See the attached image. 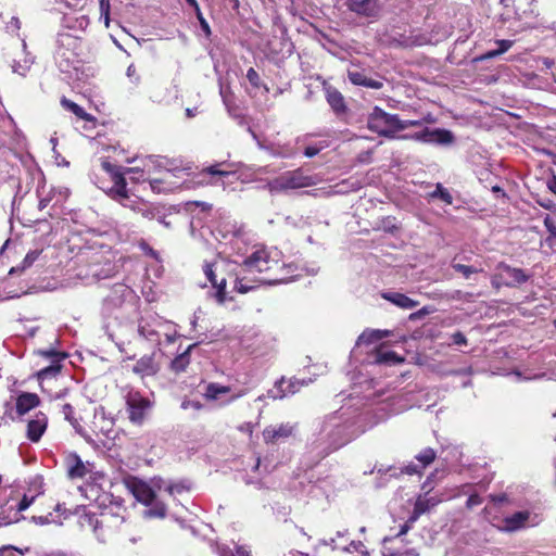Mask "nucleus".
<instances>
[{"mask_svg": "<svg viewBox=\"0 0 556 556\" xmlns=\"http://www.w3.org/2000/svg\"><path fill=\"white\" fill-rule=\"evenodd\" d=\"M31 63L33 62L27 58L23 61H14L12 64V71L21 76H25L30 68Z\"/></svg>", "mask_w": 556, "mask_h": 556, "instance_id": "obj_36", "label": "nucleus"}, {"mask_svg": "<svg viewBox=\"0 0 556 556\" xmlns=\"http://www.w3.org/2000/svg\"><path fill=\"white\" fill-rule=\"evenodd\" d=\"M421 471L422 468L416 464H409L402 469V472L407 475H419Z\"/></svg>", "mask_w": 556, "mask_h": 556, "instance_id": "obj_53", "label": "nucleus"}, {"mask_svg": "<svg viewBox=\"0 0 556 556\" xmlns=\"http://www.w3.org/2000/svg\"><path fill=\"white\" fill-rule=\"evenodd\" d=\"M501 4L503 10L498 20L503 25L508 24V30L520 33L538 28L536 0H501Z\"/></svg>", "mask_w": 556, "mask_h": 556, "instance_id": "obj_2", "label": "nucleus"}, {"mask_svg": "<svg viewBox=\"0 0 556 556\" xmlns=\"http://www.w3.org/2000/svg\"><path fill=\"white\" fill-rule=\"evenodd\" d=\"M125 484L137 501L141 502L147 506L154 503L155 491L152 489L151 485H149L144 481L135 477H129L125 479Z\"/></svg>", "mask_w": 556, "mask_h": 556, "instance_id": "obj_9", "label": "nucleus"}, {"mask_svg": "<svg viewBox=\"0 0 556 556\" xmlns=\"http://www.w3.org/2000/svg\"><path fill=\"white\" fill-rule=\"evenodd\" d=\"M375 362L378 364L394 365L402 363L403 358L400 357L394 351L379 350L376 354Z\"/></svg>", "mask_w": 556, "mask_h": 556, "instance_id": "obj_27", "label": "nucleus"}, {"mask_svg": "<svg viewBox=\"0 0 556 556\" xmlns=\"http://www.w3.org/2000/svg\"><path fill=\"white\" fill-rule=\"evenodd\" d=\"M126 180L124 177H117V187H112L109 190V194L116 201H118L124 207H128L135 212V207L140 203L141 199H131L127 194Z\"/></svg>", "mask_w": 556, "mask_h": 556, "instance_id": "obj_12", "label": "nucleus"}, {"mask_svg": "<svg viewBox=\"0 0 556 556\" xmlns=\"http://www.w3.org/2000/svg\"><path fill=\"white\" fill-rule=\"evenodd\" d=\"M188 490H189V486L184 481H180V482H169L166 485V492L170 496H175L177 494H181L184 492H187Z\"/></svg>", "mask_w": 556, "mask_h": 556, "instance_id": "obj_37", "label": "nucleus"}, {"mask_svg": "<svg viewBox=\"0 0 556 556\" xmlns=\"http://www.w3.org/2000/svg\"><path fill=\"white\" fill-rule=\"evenodd\" d=\"M431 197L432 198H440L444 203L446 204H452L453 202V197L451 195V193L448 192L447 189H445L441 184H438L437 185V188L435 190L431 193Z\"/></svg>", "mask_w": 556, "mask_h": 556, "instance_id": "obj_38", "label": "nucleus"}, {"mask_svg": "<svg viewBox=\"0 0 556 556\" xmlns=\"http://www.w3.org/2000/svg\"><path fill=\"white\" fill-rule=\"evenodd\" d=\"M220 96L223 98L224 104L229 109L230 108L229 91L226 88H224L223 86L220 87Z\"/></svg>", "mask_w": 556, "mask_h": 556, "instance_id": "obj_63", "label": "nucleus"}, {"mask_svg": "<svg viewBox=\"0 0 556 556\" xmlns=\"http://www.w3.org/2000/svg\"><path fill=\"white\" fill-rule=\"evenodd\" d=\"M308 381L305 380H299V379H290L285 380L281 378L276 383L277 393H274L273 391H269V396L273 399H283L289 395H293L294 393L299 392L301 387L306 386Z\"/></svg>", "mask_w": 556, "mask_h": 556, "instance_id": "obj_13", "label": "nucleus"}, {"mask_svg": "<svg viewBox=\"0 0 556 556\" xmlns=\"http://www.w3.org/2000/svg\"><path fill=\"white\" fill-rule=\"evenodd\" d=\"M217 262H205L203 264V273L211 285L216 289V299L219 303L226 300V286L227 280L223 277L219 281L216 278Z\"/></svg>", "mask_w": 556, "mask_h": 556, "instance_id": "obj_11", "label": "nucleus"}, {"mask_svg": "<svg viewBox=\"0 0 556 556\" xmlns=\"http://www.w3.org/2000/svg\"><path fill=\"white\" fill-rule=\"evenodd\" d=\"M129 420L132 424L141 425L151 407L149 399L143 397L139 392H130L126 400Z\"/></svg>", "mask_w": 556, "mask_h": 556, "instance_id": "obj_8", "label": "nucleus"}, {"mask_svg": "<svg viewBox=\"0 0 556 556\" xmlns=\"http://www.w3.org/2000/svg\"><path fill=\"white\" fill-rule=\"evenodd\" d=\"M328 147V143L327 142H320L319 144H316V146H307L305 149H304V155L306 157H314L315 155H317L323 149L327 148Z\"/></svg>", "mask_w": 556, "mask_h": 556, "instance_id": "obj_43", "label": "nucleus"}, {"mask_svg": "<svg viewBox=\"0 0 556 556\" xmlns=\"http://www.w3.org/2000/svg\"><path fill=\"white\" fill-rule=\"evenodd\" d=\"M166 515V507L162 503H156L152 508L147 511V516L149 517H159L163 518Z\"/></svg>", "mask_w": 556, "mask_h": 556, "instance_id": "obj_42", "label": "nucleus"}, {"mask_svg": "<svg viewBox=\"0 0 556 556\" xmlns=\"http://www.w3.org/2000/svg\"><path fill=\"white\" fill-rule=\"evenodd\" d=\"M314 179L304 175L302 169L288 170L268 180L265 188L271 193H286L290 190L301 189L313 186Z\"/></svg>", "mask_w": 556, "mask_h": 556, "instance_id": "obj_3", "label": "nucleus"}, {"mask_svg": "<svg viewBox=\"0 0 556 556\" xmlns=\"http://www.w3.org/2000/svg\"><path fill=\"white\" fill-rule=\"evenodd\" d=\"M67 473L71 478H83L86 476L87 469L77 455L70 457Z\"/></svg>", "mask_w": 556, "mask_h": 556, "instance_id": "obj_26", "label": "nucleus"}, {"mask_svg": "<svg viewBox=\"0 0 556 556\" xmlns=\"http://www.w3.org/2000/svg\"><path fill=\"white\" fill-rule=\"evenodd\" d=\"M124 522V517L109 511L101 513L100 517L96 514L86 513L80 517L81 526L90 527L93 532L100 536L103 535V529H117Z\"/></svg>", "mask_w": 556, "mask_h": 556, "instance_id": "obj_7", "label": "nucleus"}, {"mask_svg": "<svg viewBox=\"0 0 556 556\" xmlns=\"http://www.w3.org/2000/svg\"><path fill=\"white\" fill-rule=\"evenodd\" d=\"M481 503L482 498L478 494H471L466 502V506L468 508H472L475 506L480 505Z\"/></svg>", "mask_w": 556, "mask_h": 556, "instance_id": "obj_57", "label": "nucleus"}, {"mask_svg": "<svg viewBox=\"0 0 556 556\" xmlns=\"http://www.w3.org/2000/svg\"><path fill=\"white\" fill-rule=\"evenodd\" d=\"M529 518V514L526 511H517L514 515L505 518L504 529L507 531H516L523 527Z\"/></svg>", "mask_w": 556, "mask_h": 556, "instance_id": "obj_25", "label": "nucleus"}, {"mask_svg": "<svg viewBox=\"0 0 556 556\" xmlns=\"http://www.w3.org/2000/svg\"><path fill=\"white\" fill-rule=\"evenodd\" d=\"M368 128L379 136L395 139L396 132L403 130V125L397 114H390L375 106L368 117Z\"/></svg>", "mask_w": 556, "mask_h": 556, "instance_id": "obj_4", "label": "nucleus"}, {"mask_svg": "<svg viewBox=\"0 0 556 556\" xmlns=\"http://www.w3.org/2000/svg\"><path fill=\"white\" fill-rule=\"evenodd\" d=\"M35 497L36 496H28L25 494L17 505V510L18 511L26 510L34 503Z\"/></svg>", "mask_w": 556, "mask_h": 556, "instance_id": "obj_48", "label": "nucleus"}, {"mask_svg": "<svg viewBox=\"0 0 556 556\" xmlns=\"http://www.w3.org/2000/svg\"><path fill=\"white\" fill-rule=\"evenodd\" d=\"M544 225L551 235L556 236V224L551 216L544 218Z\"/></svg>", "mask_w": 556, "mask_h": 556, "instance_id": "obj_56", "label": "nucleus"}, {"mask_svg": "<svg viewBox=\"0 0 556 556\" xmlns=\"http://www.w3.org/2000/svg\"><path fill=\"white\" fill-rule=\"evenodd\" d=\"M55 61L62 72H68L78 62V38L67 34H59L56 39Z\"/></svg>", "mask_w": 556, "mask_h": 556, "instance_id": "obj_5", "label": "nucleus"}, {"mask_svg": "<svg viewBox=\"0 0 556 556\" xmlns=\"http://www.w3.org/2000/svg\"><path fill=\"white\" fill-rule=\"evenodd\" d=\"M430 313H431V309L429 307L425 306V307L420 308L419 311L410 314L409 319L416 320V319H419Z\"/></svg>", "mask_w": 556, "mask_h": 556, "instance_id": "obj_59", "label": "nucleus"}, {"mask_svg": "<svg viewBox=\"0 0 556 556\" xmlns=\"http://www.w3.org/2000/svg\"><path fill=\"white\" fill-rule=\"evenodd\" d=\"M219 165H212V166H208L206 168H204L202 170V173H207L212 176H228L229 175V172L227 170H222L218 168Z\"/></svg>", "mask_w": 556, "mask_h": 556, "instance_id": "obj_46", "label": "nucleus"}, {"mask_svg": "<svg viewBox=\"0 0 556 556\" xmlns=\"http://www.w3.org/2000/svg\"><path fill=\"white\" fill-rule=\"evenodd\" d=\"M143 169H148L150 170L152 167L153 168H156V167H161L162 164H161V157L160 156H154V155H148L143 159Z\"/></svg>", "mask_w": 556, "mask_h": 556, "instance_id": "obj_41", "label": "nucleus"}, {"mask_svg": "<svg viewBox=\"0 0 556 556\" xmlns=\"http://www.w3.org/2000/svg\"><path fill=\"white\" fill-rule=\"evenodd\" d=\"M151 483H152V485H151V486H152V489H153V490H155V489H156V490H162V489H164V490L166 491V485H167L169 482L165 481V480H164V479H162V478H154V479H152Z\"/></svg>", "mask_w": 556, "mask_h": 556, "instance_id": "obj_58", "label": "nucleus"}, {"mask_svg": "<svg viewBox=\"0 0 556 556\" xmlns=\"http://www.w3.org/2000/svg\"><path fill=\"white\" fill-rule=\"evenodd\" d=\"M62 414L64 418L72 425V427L76 430V432H83V427L80 426L77 418L74 417V407L71 404H64L62 406Z\"/></svg>", "mask_w": 556, "mask_h": 556, "instance_id": "obj_33", "label": "nucleus"}, {"mask_svg": "<svg viewBox=\"0 0 556 556\" xmlns=\"http://www.w3.org/2000/svg\"><path fill=\"white\" fill-rule=\"evenodd\" d=\"M429 129L430 128L426 127L420 131H417V132L410 134V135H404L401 138L406 139V140H415V141H419L422 143H428Z\"/></svg>", "mask_w": 556, "mask_h": 556, "instance_id": "obj_40", "label": "nucleus"}, {"mask_svg": "<svg viewBox=\"0 0 556 556\" xmlns=\"http://www.w3.org/2000/svg\"><path fill=\"white\" fill-rule=\"evenodd\" d=\"M495 43L498 46L497 50L500 53L503 54L513 47L514 41L508 39H501L496 40Z\"/></svg>", "mask_w": 556, "mask_h": 556, "instance_id": "obj_49", "label": "nucleus"}, {"mask_svg": "<svg viewBox=\"0 0 556 556\" xmlns=\"http://www.w3.org/2000/svg\"><path fill=\"white\" fill-rule=\"evenodd\" d=\"M100 8H101L102 13H104L105 23L108 25L109 24V8H110L109 0H101Z\"/></svg>", "mask_w": 556, "mask_h": 556, "instance_id": "obj_62", "label": "nucleus"}, {"mask_svg": "<svg viewBox=\"0 0 556 556\" xmlns=\"http://www.w3.org/2000/svg\"><path fill=\"white\" fill-rule=\"evenodd\" d=\"M48 426V417L46 414L38 412L27 424V438L31 442H38L45 433Z\"/></svg>", "mask_w": 556, "mask_h": 556, "instance_id": "obj_16", "label": "nucleus"}, {"mask_svg": "<svg viewBox=\"0 0 556 556\" xmlns=\"http://www.w3.org/2000/svg\"><path fill=\"white\" fill-rule=\"evenodd\" d=\"M186 363H187L186 356L180 355L173 361L172 366L175 370L180 371V370L185 369Z\"/></svg>", "mask_w": 556, "mask_h": 556, "instance_id": "obj_50", "label": "nucleus"}, {"mask_svg": "<svg viewBox=\"0 0 556 556\" xmlns=\"http://www.w3.org/2000/svg\"><path fill=\"white\" fill-rule=\"evenodd\" d=\"M350 11L366 17L377 16L379 12L378 0H348Z\"/></svg>", "mask_w": 556, "mask_h": 556, "instance_id": "obj_14", "label": "nucleus"}, {"mask_svg": "<svg viewBox=\"0 0 556 556\" xmlns=\"http://www.w3.org/2000/svg\"><path fill=\"white\" fill-rule=\"evenodd\" d=\"M42 356L47 357V358H50L52 364L43 369H41L39 372H38V376L40 378H47L49 376H54L56 375L60 370H61V365H60V362L63 361L67 354L66 353H61V352H58V351H54L52 349L50 350H45V351H40L39 352Z\"/></svg>", "mask_w": 556, "mask_h": 556, "instance_id": "obj_17", "label": "nucleus"}, {"mask_svg": "<svg viewBox=\"0 0 556 556\" xmlns=\"http://www.w3.org/2000/svg\"><path fill=\"white\" fill-rule=\"evenodd\" d=\"M455 141L454 134L448 129L434 128L429 129L428 143H434L439 146H451Z\"/></svg>", "mask_w": 556, "mask_h": 556, "instance_id": "obj_19", "label": "nucleus"}, {"mask_svg": "<svg viewBox=\"0 0 556 556\" xmlns=\"http://www.w3.org/2000/svg\"><path fill=\"white\" fill-rule=\"evenodd\" d=\"M61 103H62L63 108L71 111L72 113H74L77 117L85 119V121L93 119V117L90 114L86 113L85 110L81 106H79L78 104H76L75 102H73L66 98H62Z\"/></svg>", "mask_w": 556, "mask_h": 556, "instance_id": "obj_30", "label": "nucleus"}, {"mask_svg": "<svg viewBox=\"0 0 556 556\" xmlns=\"http://www.w3.org/2000/svg\"><path fill=\"white\" fill-rule=\"evenodd\" d=\"M296 267L293 264H280V253L277 250L258 248L253 251L240 265L236 273L235 289L247 293L256 288L257 283H287L299 275H293Z\"/></svg>", "mask_w": 556, "mask_h": 556, "instance_id": "obj_1", "label": "nucleus"}, {"mask_svg": "<svg viewBox=\"0 0 556 556\" xmlns=\"http://www.w3.org/2000/svg\"><path fill=\"white\" fill-rule=\"evenodd\" d=\"M387 333H388L387 331H381V330H365L358 337L356 344L362 345V344L374 343V342L379 341V340L383 339L384 337H387Z\"/></svg>", "mask_w": 556, "mask_h": 556, "instance_id": "obj_28", "label": "nucleus"}, {"mask_svg": "<svg viewBox=\"0 0 556 556\" xmlns=\"http://www.w3.org/2000/svg\"><path fill=\"white\" fill-rule=\"evenodd\" d=\"M452 341L456 345H466L467 344V339L464 336V333L460 331H457L452 334Z\"/></svg>", "mask_w": 556, "mask_h": 556, "instance_id": "obj_55", "label": "nucleus"}, {"mask_svg": "<svg viewBox=\"0 0 556 556\" xmlns=\"http://www.w3.org/2000/svg\"><path fill=\"white\" fill-rule=\"evenodd\" d=\"M247 78L252 86H254V87L260 86V75L253 67L248 70Z\"/></svg>", "mask_w": 556, "mask_h": 556, "instance_id": "obj_47", "label": "nucleus"}, {"mask_svg": "<svg viewBox=\"0 0 556 556\" xmlns=\"http://www.w3.org/2000/svg\"><path fill=\"white\" fill-rule=\"evenodd\" d=\"M230 391L229 387L220 386L218 383H208L205 389V397L211 401L219 399L222 394H226Z\"/></svg>", "mask_w": 556, "mask_h": 556, "instance_id": "obj_31", "label": "nucleus"}, {"mask_svg": "<svg viewBox=\"0 0 556 556\" xmlns=\"http://www.w3.org/2000/svg\"><path fill=\"white\" fill-rule=\"evenodd\" d=\"M364 87L372 88V89H380L382 87V83L379 80H375L371 78H366Z\"/></svg>", "mask_w": 556, "mask_h": 556, "instance_id": "obj_61", "label": "nucleus"}, {"mask_svg": "<svg viewBox=\"0 0 556 556\" xmlns=\"http://www.w3.org/2000/svg\"><path fill=\"white\" fill-rule=\"evenodd\" d=\"M452 267L454 268V270L462 274L466 279H469L470 276L475 273L482 271V269H478L473 266H468L459 263L452 264Z\"/></svg>", "mask_w": 556, "mask_h": 556, "instance_id": "obj_39", "label": "nucleus"}, {"mask_svg": "<svg viewBox=\"0 0 556 556\" xmlns=\"http://www.w3.org/2000/svg\"><path fill=\"white\" fill-rule=\"evenodd\" d=\"M349 78L354 85L364 86L367 77L361 72H350Z\"/></svg>", "mask_w": 556, "mask_h": 556, "instance_id": "obj_45", "label": "nucleus"}, {"mask_svg": "<svg viewBox=\"0 0 556 556\" xmlns=\"http://www.w3.org/2000/svg\"><path fill=\"white\" fill-rule=\"evenodd\" d=\"M101 167L103 170L111 175L114 182L113 187H117V177H124V173L121 170V168L110 163L106 159L101 161Z\"/></svg>", "mask_w": 556, "mask_h": 556, "instance_id": "obj_34", "label": "nucleus"}, {"mask_svg": "<svg viewBox=\"0 0 556 556\" xmlns=\"http://www.w3.org/2000/svg\"><path fill=\"white\" fill-rule=\"evenodd\" d=\"M194 11H195L197 17L199 20L201 29L205 33L206 36H210L211 28H210L207 21L203 17L200 7H198V9H194Z\"/></svg>", "mask_w": 556, "mask_h": 556, "instance_id": "obj_44", "label": "nucleus"}, {"mask_svg": "<svg viewBox=\"0 0 556 556\" xmlns=\"http://www.w3.org/2000/svg\"><path fill=\"white\" fill-rule=\"evenodd\" d=\"M40 400L35 393H22L16 399V412L20 416L25 415L31 408H35L39 405Z\"/></svg>", "mask_w": 556, "mask_h": 556, "instance_id": "obj_18", "label": "nucleus"}, {"mask_svg": "<svg viewBox=\"0 0 556 556\" xmlns=\"http://www.w3.org/2000/svg\"><path fill=\"white\" fill-rule=\"evenodd\" d=\"M160 370L159 363L155 362L154 355H144L137 361L132 367V372L141 379L155 376Z\"/></svg>", "mask_w": 556, "mask_h": 556, "instance_id": "obj_15", "label": "nucleus"}, {"mask_svg": "<svg viewBox=\"0 0 556 556\" xmlns=\"http://www.w3.org/2000/svg\"><path fill=\"white\" fill-rule=\"evenodd\" d=\"M383 556H418V554L414 549H407L405 552H395V553H391L390 555H383Z\"/></svg>", "mask_w": 556, "mask_h": 556, "instance_id": "obj_64", "label": "nucleus"}, {"mask_svg": "<svg viewBox=\"0 0 556 556\" xmlns=\"http://www.w3.org/2000/svg\"><path fill=\"white\" fill-rule=\"evenodd\" d=\"M435 458V452L431 447H427L422 450L417 456L416 459L420 463V467L425 469L428 465H430Z\"/></svg>", "mask_w": 556, "mask_h": 556, "instance_id": "obj_35", "label": "nucleus"}, {"mask_svg": "<svg viewBox=\"0 0 556 556\" xmlns=\"http://www.w3.org/2000/svg\"><path fill=\"white\" fill-rule=\"evenodd\" d=\"M135 213L141 215L148 220L161 218V210L154 204L148 203L143 200H141L140 203H138V205L135 207Z\"/></svg>", "mask_w": 556, "mask_h": 556, "instance_id": "obj_23", "label": "nucleus"}, {"mask_svg": "<svg viewBox=\"0 0 556 556\" xmlns=\"http://www.w3.org/2000/svg\"><path fill=\"white\" fill-rule=\"evenodd\" d=\"M14 552H18L20 554H24L23 551L17 549L16 547L12 545H7L0 547V556H14Z\"/></svg>", "mask_w": 556, "mask_h": 556, "instance_id": "obj_54", "label": "nucleus"}, {"mask_svg": "<svg viewBox=\"0 0 556 556\" xmlns=\"http://www.w3.org/2000/svg\"><path fill=\"white\" fill-rule=\"evenodd\" d=\"M64 23H65L66 27L70 28V29H80V30H84L89 25V18L86 15H80V16L75 17V18H73L71 16H65L64 17Z\"/></svg>", "mask_w": 556, "mask_h": 556, "instance_id": "obj_32", "label": "nucleus"}, {"mask_svg": "<svg viewBox=\"0 0 556 556\" xmlns=\"http://www.w3.org/2000/svg\"><path fill=\"white\" fill-rule=\"evenodd\" d=\"M438 501L434 497H421L419 496L415 503L413 515L410 516L408 522H415L420 515L429 511L432 507L437 505Z\"/></svg>", "mask_w": 556, "mask_h": 556, "instance_id": "obj_21", "label": "nucleus"}, {"mask_svg": "<svg viewBox=\"0 0 556 556\" xmlns=\"http://www.w3.org/2000/svg\"><path fill=\"white\" fill-rule=\"evenodd\" d=\"M295 429L296 425H292L290 422L268 426L263 430V440L266 444H273L279 440H285L293 435Z\"/></svg>", "mask_w": 556, "mask_h": 556, "instance_id": "obj_10", "label": "nucleus"}, {"mask_svg": "<svg viewBox=\"0 0 556 556\" xmlns=\"http://www.w3.org/2000/svg\"><path fill=\"white\" fill-rule=\"evenodd\" d=\"M382 298L403 309H412L419 304L418 301L400 292H386Z\"/></svg>", "mask_w": 556, "mask_h": 556, "instance_id": "obj_20", "label": "nucleus"}, {"mask_svg": "<svg viewBox=\"0 0 556 556\" xmlns=\"http://www.w3.org/2000/svg\"><path fill=\"white\" fill-rule=\"evenodd\" d=\"M127 76L131 79V81L135 85H138L140 83V76L138 75L137 68H136V66L134 64H130L127 67Z\"/></svg>", "mask_w": 556, "mask_h": 556, "instance_id": "obj_51", "label": "nucleus"}, {"mask_svg": "<svg viewBox=\"0 0 556 556\" xmlns=\"http://www.w3.org/2000/svg\"><path fill=\"white\" fill-rule=\"evenodd\" d=\"M138 333L141 338L152 343L160 344L161 342L159 331L155 329V327H153L150 323H148L144 319L139 320Z\"/></svg>", "mask_w": 556, "mask_h": 556, "instance_id": "obj_22", "label": "nucleus"}, {"mask_svg": "<svg viewBox=\"0 0 556 556\" xmlns=\"http://www.w3.org/2000/svg\"><path fill=\"white\" fill-rule=\"evenodd\" d=\"M530 276L521 268H515L502 262L496 265L495 273L491 276V285L496 290L502 287L514 288L527 282Z\"/></svg>", "mask_w": 556, "mask_h": 556, "instance_id": "obj_6", "label": "nucleus"}, {"mask_svg": "<svg viewBox=\"0 0 556 556\" xmlns=\"http://www.w3.org/2000/svg\"><path fill=\"white\" fill-rule=\"evenodd\" d=\"M39 254H40V252L37 250L29 251L26 254V256L24 257V260L22 261V263L15 267H12L10 269L9 274L14 275V274L24 271L25 269L30 267L35 263V261H37Z\"/></svg>", "mask_w": 556, "mask_h": 556, "instance_id": "obj_29", "label": "nucleus"}, {"mask_svg": "<svg viewBox=\"0 0 556 556\" xmlns=\"http://www.w3.org/2000/svg\"><path fill=\"white\" fill-rule=\"evenodd\" d=\"M31 520L36 525H40V526L48 525V523H51L53 521L52 514H48L46 516H33Z\"/></svg>", "mask_w": 556, "mask_h": 556, "instance_id": "obj_52", "label": "nucleus"}, {"mask_svg": "<svg viewBox=\"0 0 556 556\" xmlns=\"http://www.w3.org/2000/svg\"><path fill=\"white\" fill-rule=\"evenodd\" d=\"M327 101L331 109L337 113H344L346 110L343 96L336 89H327Z\"/></svg>", "mask_w": 556, "mask_h": 556, "instance_id": "obj_24", "label": "nucleus"}, {"mask_svg": "<svg viewBox=\"0 0 556 556\" xmlns=\"http://www.w3.org/2000/svg\"><path fill=\"white\" fill-rule=\"evenodd\" d=\"M498 55H501V53H500V51L497 49H495V50H490V51L483 53L477 60L485 61V60L494 59V58H496Z\"/></svg>", "mask_w": 556, "mask_h": 556, "instance_id": "obj_60", "label": "nucleus"}]
</instances>
